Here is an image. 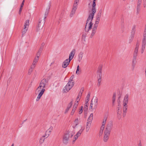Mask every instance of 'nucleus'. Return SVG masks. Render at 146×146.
<instances>
[{"mask_svg": "<svg viewBox=\"0 0 146 146\" xmlns=\"http://www.w3.org/2000/svg\"><path fill=\"white\" fill-rule=\"evenodd\" d=\"M98 100L97 98H96V99H94V108H95L97 107V105H98Z\"/></svg>", "mask_w": 146, "mask_h": 146, "instance_id": "nucleus-32", "label": "nucleus"}, {"mask_svg": "<svg viewBox=\"0 0 146 146\" xmlns=\"http://www.w3.org/2000/svg\"><path fill=\"white\" fill-rule=\"evenodd\" d=\"M107 120V117H105L103 119V121L102 122V125L100 128V134H102L103 130L105 128V125L106 123V122Z\"/></svg>", "mask_w": 146, "mask_h": 146, "instance_id": "nucleus-12", "label": "nucleus"}, {"mask_svg": "<svg viewBox=\"0 0 146 146\" xmlns=\"http://www.w3.org/2000/svg\"><path fill=\"white\" fill-rule=\"evenodd\" d=\"M22 7H20V9H19V14H20L21 13V11L22 10Z\"/></svg>", "mask_w": 146, "mask_h": 146, "instance_id": "nucleus-55", "label": "nucleus"}, {"mask_svg": "<svg viewBox=\"0 0 146 146\" xmlns=\"http://www.w3.org/2000/svg\"><path fill=\"white\" fill-rule=\"evenodd\" d=\"M117 111L118 118L119 119H120L121 118L122 110L121 107L119 105H118Z\"/></svg>", "mask_w": 146, "mask_h": 146, "instance_id": "nucleus-15", "label": "nucleus"}, {"mask_svg": "<svg viewBox=\"0 0 146 146\" xmlns=\"http://www.w3.org/2000/svg\"><path fill=\"white\" fill-rule=\"evenodd\" d=\"M48 84V80L45 78L43 79L41 81L40 85H42L43 86V88H44L46 85Z\"/></svg>", "mask_w": 146, "mask_h": 146, "instance_id": "nucleus-14", "label": "nucleus"}, {"mask_svg": "<svg viewBox=\"0 0 146 146\" xmlns=\"http://www.w3.org/2000/svg\"><path fill=\"white\" fill-rule=\"evenodd\" d=\"M143 7L144 8L146 7V0H143Z\"/></svg>", "mask_w": 146, "mask_h": 146, "instance_id": "nucleus-42", "label": "nucleus"}, {"mask_svg": "<svg viewBox=\"0 0 146 146\" xmlns=\"http://www.w3.org/2000/svg\"><path fill=\"white\" fill-rule=\"evenodd\" d=\"M78 2L79 0H75L74 1L72 10L70 15V17H72L75 14V11L77 8V6Z\"/></svg>", "mask_w": 146, "mask_h": 146, "instance_id": "nucleus-6", "label": "nucleus"}, {"mask_svg": "<svg viewBox=\"0 0 146 146\" xmlns=\"http://www.w3.org/2000/svg\"><path fill=\"white\" fill-rule=\"evenodd\" d=\"M84 130V128H81L77 132V134H76V135H75L74 136V138L72 140V142H74L76 139H77L78 137L80 135L81 133H82V132H83Z\"/></svg>", "mask_w": 146, "mask_h": 146, "instance_id": "nucleus-13", "label": "nucleus"}, {"mask_svg": "<svg viewBox=\"0 0 146 146\" xmlns=\"http://www.w3.org/2000/svg\"><path fill=\"white\" fill-rule=\"evenodd\" d=\"M84 112H85V113H86V112H87V111H86V110H84Z\"/></svg>", "mask_w": 146, "mask_h": 146, "instance_id": "nucleus-61", "label": "nucleus"}, {"mask_svg": "<svg viewBox=\"0 0 146 146\" xmlns=\"http://www.w3.org/2000/svg\"><path fill=\"white\" fill-rule=\"evenodd\" d=\"M45 91V89L44 88H42L41 90L40 91L39 93V94L38 96V97H37V98H36V101H38L40 99V98H41V96H42V95L43 94Z\"/></svg>", "mask_w": 146, "mask_h": 146, "instance_id": "nucleus-18", "label": "nucleus"}, {"mask_svg": "<svg viewBox=\"0 0 146 146\" xmlns=\"http://www.w3.org/2000/svg\"><path fill=\"white\" fill-rule=\"evenodd\" d=\"M93 103L92 100L91 101V103H90V109H93Z\"/></svg>", "mask_w": 146, "mask_h": 146, "instance_id": "nucleus-39", "label": "nucleus"}, {"mask_svg": "<svg viewBox=\"0 0 146 146\" xmlns=\"http://www.w3.org/2000/svg\"><path fill=\"white\" fill-rule=\"evenodd\" d=\"M100 19L96 18L95 23H98V24H99V23L100 22Z\"/></svg>", "mask_w": 146, "mask_h": 146, "instance_id": "nucleus-46", "label": "nucleus"}, {"mask_svg": "<svg viewBox=\"0 0 146 146\" xmlns=\"http://www.w3.org/2000/svg\"><path fill=\"white\" fill-rule=\"evenodd\" d=\"M46 138L44 137L43 136L41 137L40 139V140L39 141V142L40 143H42L44 141V139Z\"/></svg>", "mask_w": 146, "mask_h": 146, "instance_id": "nucleus-33", "label": "nucleus"}, {"mask_svg": "<svg viewBox=\"0 0 146 146\" xmlns=\"http://www.w3.org/2000/svg\"><path fill=\"white\" fill-rule=\"evenodd\" d=\"M145 28H146V25H145Z\"/></svg>", "mask_w": 146, "mask_h": 146, "instance_id": "nucleus-63", "label": "nucleus"}, {"mask_svg": "<svg viewBox=\"0 0 146 146\" xmlns=\"http://www.w3.org/2000/svg\"><path fill=\"white\" fill-rule=\"evenodd\" d=\"M139 46V42L138 41H137L135 45V47L134 49L133 53L138 54V50Z\"/></svg>", "mask_w": 146, "mask_h": 146, "instance_id": "nucleus-22", "label": "nucleus"}, {"mask_svg": "<svg viewBox=\"0 0 146 146\" xmlns=\"http://www.w3.org/2000/svg\"><path fill=\"white\" fill-rule=\"evenodd\" d=\"M79 66L78 65L77 67V68L76 71V73L77 74H79V72H81V70L80 69H79Z\"/></svg>", "mask_w": 146, "mask_h": 146, "instance_id": "nucleus-34", "label": "nucleus"}, {"mask_svg": "<svg viewBox=\"0 0 146 146\" xmlns=\"http://www.w3.org/2000/svg\"><path fill=\"white\" fill-rule=\"evenodd\" d=\"M144 33L146 34V28H145V30L144 31Z\"/></svg>", "mask_w": 146, "mask_h": 146, "instance_id": "nucleus-59", "label": "nucleus"}, {"mask_svg": "<svg viewBox=\"0 0 146 146\" xmlns=\"http://www.w3.org/2000/svg\"><path fill=\"white\" fill-rule=\"evenodd\" d=\"M134 37V35L131 34L129 40V43H131Z\"/></svg>", "mask_w": 146, "mask_h": 146, "instance_id": "nucleus-27", "label": "nucleus"}, {"mask_svg": "<svg viewBox=\"0 0 146 146\" xmlns=\"http://www.w3.org/2000/svg\"><path fill=\"white\" fill-rule=\"evenodd\" d=\"M43 88V86L42 85L40 84L39 86L37 88L36 90V92H38L40 90V89L42 88Z\"/></svg>", "mask_w": 146, "mask_h": 146, "instance_id": "nucleus-31", "label": "nucleus"}, {"mask_svg": "<svg viewBox=\"0 0 146 146\" xmlns=\"http://www.w3.org/2000/svg\"><path fill=\"white\" fill-rule=\"evenodd\" d=\"M88 103L86 102L85 103L84 106H86V108H87V107H88Z\"/></svg>", "mask_w": 146, "mask_h": 146, "instance_id": "nucleus-56", "label": "nucleus"}, {"mask_svg": "<svg viewBox=\"0 0 146 146\" xmlns=\"http://www.w3.org/2000/svg\"><path fill=\"white\" fill-rule=\"evenodd\" d=\"M82 106L81 109L79 111V113L80 114H81L82 112Z\"/></svg>", "mask_w": 146, "mask_h": 146, "instance_id": "nucleus-53", "label": "nucleus"}, {"mask_svg": "<svg viewBox=\"0 0 146 146\" xmlns=\"http://www.w3.org/2000/svg\"><path fill=\"white\" fill-rule=\"evenodd\" d=\"M76 110V109L73 108L72 111L71 113V115H73L74 114Z\"/></svg>", "mask_w": 146, "mask_h": 146, "instance_id": "nucleus-41", "label": "nucleus"}, {"mask_svg": "<svg viewBox=\"0 0 146 146\" xmlns=\"http://www.w3.org/2000/svg\"><path fill=\"white\" fill-rule=\"evenodd\" d=\"M14 143H13L12 145H11V146H14Z\"/></svg>", "mask_w": 146, "mask_h": 146, "instance_id": "nucleus-60", "label": "nucleus"}, {"mask_svg": "<svg viewBox=\"0 0 146 146\" xmlns=\"http://www.w3.org/2000/svg\"><path fill=\"white\" fill-rule=\"evenodd\" d=\"M70 61L68 59L65 60L63 62L62 66V67L64 68H66L69 64Z\"/></svg>", "mask_w": 146, "mask_h": 146, "instance_id": "nucleus-16", "label": "nucleus"}, {"mask_svg": "<svg viewBox=\"0 0 146 146\" xmlns=\"http://www.w3.org/2000/svg\"><path fill=\"white\" fill-rule=\"evenodd\" d=\"M115 94H113V97H112V103L113 104H114L115 101Z\"/></svg>", "mask_w": 146, "mask_h": 146, "instance_id": "nucleus-37", "label": "nucleus"}, {"mask_svg": "<svg viewBox=\"0 0 146 146\" xmlns=\"http://www.w3.org/2000/svg\"><path fill=\"white\" fill-rule=\"evenodd\" d=\"M91 125H90L89 124H86V132H88L90 128Z\"/></svg>", "mask_w": 146, "mask_h": 146, "instance_id": "nucleus-36", "label": "nucleus"}, {"mask_svg": "<svg viewBox=\"0 0 146 146\" xmlns=\"http://www.w3.org/2000/svg\"><path fill=\"white\" fill-rule=\"evenodd\" d=\"M82 94H81V93H78V96L77 97H78V98H81V96H82Z\"/></svg>", "mask_w": 146, "mask_h": 146, "instance_id": "nucleus-49", "label": "nucleus"}, {"mask_svg": "<svg viewBox=\"0 0 146 146\" xmlns=\"http://www.w3.org/2000/svg\"><path fill=\"white\" fill-rule=\"evenodd\" d=\"M29 20H27L25 21V28L22 32V34L23 36L26 33L28 27L29 25Z\"/></svg>", "mask_w": 146, "mask_h": 146, "instance_id": "nucleus-11", "label": "nucleus"}, {"mask_svg": "<svg viewBox=\"0 0 146 146\" xmlns=\"http://www.w3.org/2000/svg\"><path fill=\"white\" fill-rule=\"evenodd\" d=\"M74 84V82H68L64 88V91L65 92H68L73 86Z\"/></svg>", "mask_w": 146, "mask_h": 146, "instance_id": "nucleus-7", "label": "nucleus"}, {"mask_svg": "<svg viewBox=\"0 0 146 146\" xmlns=\"http://www.w3.org/2000/svg\"><path fill=\"white\" fill-rule=\"evenodd\" d=\"M128 95L126 94L124 97L123 101V116L124 117L126 115V112L127 111V105L128 101Z\"/></svg>", "mask_w": 146, "mask_h": 146, "instance_id": "nucleus-5", "label": "nucleus"}, {"mask_svg": "<svg viewBox=\"0 0 146 146\" xmlns=\"http://www.w3.org/2000/svg\"><path fill=\"white\" fill-rule=\"evenodd\" d=\"M43 48L40 47V48L39 49V50H38V52L37 53H38V52H39V53H40V52H41L42 50L43 49Z\"/></svg>", "mask_w": 146, "mask_h": 146, "instance_id": "nucleus-48", "label": "nucleus"}, {"mask_svg": "<svg viewBox=\"0 0 146 146\" xmlns=\"http://www.w3.org/2000/svg\"><path fill=\"white\" fill-rule=\"evenodd\" d=\"M136 26L134 25L132 28L131 31V34L134 35L135 31Z\"/></svg>", "mask_w": 146, "mask_h": 146, "instance_id": "nucleus-29", "label": "nucleus"}, {"mask_svg": "<svg viewBox=\"0 0 146 146\" xmlns=\"http://www.w3.org/2000/svg\"><path fill=\"white\" fill-rule=\"evenodd\" d=\"M84 90V88H82L80 90V92L79 93H81V94H82V93L83 92Z\"/></svg>", "mask_w": 146, "mask_h": 146, "instance_id": "nucleus-50", "label": "nucleus"}, {"mask_svg": "<svg viewBox=\"0 0 146 146\" xmlns=\"http://www.w3.org/2000/svg\"><path fill=\"white\" fill-rule=\"evenodd\" d=\"M102 67H99L97 71V75L99 76V78L98 80V86H100L102 81Z\"/></svg>", "mask_w": 146, "mask_h": 146, "instance_id": "nucleus-8", "label": "nucleus"}, {"mask_svg": "<svg viewBox=\"0 0 146 146\" xmlns=\"http://www.w3.org/2000/svg\"><path fill=\"white\" fill-rule=\"evenodd\" d=\"M78 103H75L73 106V108L76 109L78 105Z\"/></svg>", "mask_w": 146, "mask_h": 146, "instance_id": "nucleus-43", "label": "nucleus"}, {"mask_svg": "<svg viewBox=\"0 0 146 146\" xmlns=\"http://www.w3.org/2000/svg\"><path fill=\"white\" fill-rule=\"evenodd\" d=\"M123 1H125V0H123Z\"/></svg>", "mask_w": 146, "mask_h": 146, "instance_id": "nucleus-64", "label": "nucleus"}, {"mask_svg": "<svg viewBox=\"0 0 146 146\" xmlns=\"http://www.w3.org/2000/svg\"><path fill=\"white\" fill-rule=\"evenodd\" d=\"M53 127H50V128L48 129L46 132L45 135H43L45 138H47L49 134L50 133L51 131H52Z\"/></svg>", "mask_w": 146, "mask_h": 146, "instance_id": "nucleus-17", "label": "nucleus"}, {"mask_svg": "<svg viewBox=\"0 0 146 146\" xmlns=\"http://www.w3.org/2000/svg\"><path fill=\"white\" fill-rule=\"evenodd\" d=\"M93 115L92 113L90 115L87 119L86 124H89L90 125H91L93 118Z\"/></svg>", "mask_w": 146, "mask_h": 146, "instance_id": "nucleus-20", "label": "nucleus"}, {"mask_svg": "<svg viewBox=\"0 0 146 146\" xmlns=\"http://www.w3.org/2000/svg\"><path fill=\"white\" fill-rule=\"evenodd\" d=\"M45 43H44V42H42V44H41V45L40 47H42V48H43V47H44V45H45Z\"/></svg>", "mask_w": 146, "mask_h": 146, "instance_id": "nucleus-54", "label": "nucleus"}, {"mask_svg": "<svg viewBox=\"0 0 146 146\" xmlns=\"http://www.w3.org/2000/svg\"><path fill=\"white\" fill-rule=\"evenodd\" d=\"M98 24L95 23L94 25V27L93 28L97 29V28L98 26Z\"/></svg>", "mask_w": 146, "mask_h": 146, "instance_id": "nucleus-40", "label": "nucleus"}, {"mask_svg": "<svg viewBox=\"0 0 146 146\" xmlns=\"http://www.w3.org/2000/svg\"><path fill=\"white\" fill-rule=\"evenodd\" d=\"M72 102L73 100H72V101L68 104V106L67 107L66 109L65 110L64 113L66 114L68 113L69 109L71 107L72 105Z\"/></svg>", "mask_w": 146, "mask_h": 146, "instance_id": "nucleus-21", "label": "nucleus"}, {"mask_svg": "<svg viewBox=\"0 0 146 146\" xmlns=\"http://www.w3.org/2000/svg\"><path fill=\"white\" fill-rule=\"evenodd\" d=\"M40 56V53H38L37 54L35 58L33 61V63L31 66L33 68H35L36 66L37 63L38 62Z\"/></svg>", "mask_w": 146, "mask_h": 146, "instance_id": "nucleus-10", "label": "nucleus"}, {"mask_svg": "<svg viewBox=\"0 0 146 146\" xmlns=\"http://www.w3.org/2000/svg\"><path fill=\"white\" fill-rule=\"evenodd\" d=\"M80 99V98L77 97L76 100V103H78V102L79 101Z\"/></svg>", "mask_w": 146, "mask_h": 146, "instance_id": "nucleus-52", "label": "nucleus"}, {"mask_svg": "<svg viewBox=\"0 0 146 146\" xmlns=\"http://www.w3.org/2000/svg\"><path fill=\"white\" fill-rule=\"evenodd\" d=\"M74 78V75H72L70 78L69 81L68 82H74V81H73V79Z\"/></svg>", "mask_w": 146, "mask_h": 146, "instance_id": "nucleus-38", "label": "nucleus"}, {"mask_svg": "<svg viewBox=\"0 0 146 146\" xmlns=\"http://www.w3.org/2000/svg\"><path fill=\"white\" fill-rule=\"evenodd\" d=\"M89 101V99H86L85 102L88 103Z\"/></svg>", "mask_w": 146, "mask_h": 146, "instance_id": "nucleus-57", "label": "nucleus"}, {"mask_svg": "<svg viewBox=\"0 0 146 146\" xmlns=\"http://www.w3.org/2000/svg\"><path fill=\"white\" fill-rule=\"evenodd\" d=\"M96 5L95 1H93L92 13L89 14L86 21L85 30L86 32H88L90 30L92 29L93 24L92 21L94 18V15L96 11V9L95 7Z\"/></svg>", "mask_w": 146, "mask_h": 146, "instance_id": "nucleus-1", "label": "nucleus"}, {"mask_svg": "<svg viewBox=\"0 0 146 146\" xmlns=\"http://www.w3.org/2000/svg\"><path fill=\"white\" fill-rule=\"evenodd\" d=\"M135 61L134 60H133V61H132V67H133V69L134 68V67H135V63H134V62Z\"/></svg>", "mask_w": 146, "mask_h": 146, "instance_id": "nucleus-44", "label": "nucleus"}, {"mask_svg": "<svg viewBox=\"0 0 146 146\" xmlns=\"http://www.w3.org/2000/svg\"><path fill=\"white\" fill-rule=\"evenodd\" d=\"M25 0H23V2L21 5V7H22L24 5V3L25 2Z\"/></svg>", "mask_w": 146, "mask_h": 146, "instance_id": "nucleus-51", "label": "nucleus"}, {"mask_svg": "<svg viewBox=\"0 0 146 146\" xmlns=\"http://www.w3.org/2000/svg\"><path fill=\"white\" fill-rule=\"evenodd\" d=\"M142 2V0H138L137 8V12L139 11Z\"/></svg>", "mask_w": 146, "mask_h": 146, "instance_id": "nucleus-24", "label": "nucleus"}, {"mask_svg": "<svg viewBox=\"0 0 146 146\" xmlns=\"http://www.w3.org/2000/svg\"><path fill=\"white\" fill-rule=\"evenodd\" d=\"M75 133V131L74 130H73L72 131H67L64 135L63 140V143L65 144L68 143L70 139L72 138Z\"/></svg>", "mask_w": 146, "mask_h": 146, "instance_id": "nucleus-3", "label": "nucleus"}, {"mask_svg": "<svg viewBox=\"0 0 146 146\" xmlns=\"http://www.w3.org/2000/svg\"><path fill=\"white\" fill-rule=\"evenodd\" d=\"M34 68H33V67L31 66V67L29 68L28 71V74L29 75H30L31 74L33 70V69Z\"/></svg>", "mask_w": 146, "mask_h": 146, "instance_id": "nucleus-30", "label": "nucleus"}, {"mask_svg": "<svg viewBox=\"0 0 146 146\" xmlns=\"http://www.w3.org/2000/svg\"><path fill=\"white\" fill-rule=\"evenodd\" d=\"M83 52H80L78 55V60L80 62V61L82 60L83 57Z\"/></svg>", "mask_w": 146, "mask_h": 146, "instance_id": "nucleus-26", "label": "nucleus"}, {"mask_svg": "<svg viewBox=\"0 0 146 146\" xmlns=\"http://www.w3.org/2000/svg\"><path fill=\"white\" fill-rule=\"evenodd\" d=\"M88 109V107H87V108H86V106H84V109L85 110H86V111H87V110Z\"/></svg>", "mask_w": 146, "mask_h": 146, "instance_id": "nucleus-58", "label": "nucleus"}, {"mask_svg": "<svg viewBox=\"0 0 146 146\" xmlns=\"http://www.w3.org/2000/svg\"><path fill=\"white\" fill-rule=\"evenodd\" d=\"M138 54L137 53H133V60H134L135 61H136V60L137 57V56Z\"/></svg>", "mask_w": 146, "mask_h": 146, "instance_id": "nucleus-35", "label": "nucleus"}, {"mask_svg": "<svg viewBox=\"0 0 146 146\" xmlns=\"http://www.w3.org/2000/svg\"><path fill=\"white\" fill-rule=\"evenodd\" d=\"M143 37L141 48V54L143 53L144 52L146 44V34L143 33Z\"/></svg>", "mask_w": 146, "mask_h": 146, "instance_id": "nucleus-9", "label": "nucleus"}, {"mask_svg": "<svg viewBox=\"0 0 146 146\" xmlns=\"http://www.w3.org/2000/svg\"><path fill=\"white\" fill-rule=\"evenodd\" d=\"M102 9H101L99 10V11L96 15V18L100 19L102 16Z\"/></svg>", "mask_w": 146, "mask_h": 146, "instance_id": "nucleus-23", "label": "nucleus"}, {"mask_svg": "<svg viewBox=\"0 0 146 146\" xmlns=\"http://www.w3.org/2000/svg\"><path fill=\"white\" fill-rule=\"evenodd\" d=\"M78 118H77L74 121L73 125L72 126V127L74 129H76V126L78 124Z\"/></svg>", "mask_w": 146, "mask_h": 146, "instance_id": "nucleus-25", "label": "nucleus"}, {"mask_svg": "<svg viewBox=\"0 0 146 146\" xmlns=\"http://www.w3.org/2000/svg\"><path fill=\"white\" fill-rule=\"evenodd\" d=\"M90 96V93L89 92L86 96V99H89Z\"/></svg>", "mask_w": 146, "mask_h": 146, "instance_id": "nucleus-47", "label": "nucleus"}, {"mask_svg": "<svg viewBox=\"0 0 146 146\" xmlns=\"http://www.w3.org/2000/svg\"><path fill=\"white\" fill-rule=\"evenodd\" d=\"M96 31V29H94L93 28L92 29V32L90 36V38H92L94 36Z\"/></svg>", "mask_w": 146, "mask_h": 146, "instance_id": "nucleus-28", "label": "nucleus"}, {"mask_svg": "<svg viewBox=\"0 0 146 146\" xmlns=\"http://www.w3.org/2000/svg\"><path fill=\"white\" fill-rule=\"evenodd\" d=\"M111 125L110 124H108L104 131V140L106 142L108 140L110 134Z\"/></svg>", "mask_w": 146, "mask_h": 146, "instance_id": "nucleus-4", "label": "nucleus"}, {"mask_svg": "<svg viewBox=\"0 0 146 146\" xmlns=\"http://www.w3.org/2000/svg\"><path fill=\"white\" fill-rule=\"evenodd\" d=\"M75 50L74 49H73L70 53L69 55V58L68 59L69 60V61H71L73 58L75 54Z\"/></svg>", "mask_w": 146, "mask_h": 146, "instance_id": "nucleus-19", "label": "nucleus"}, {"mask_svg": "<svg viewBox=\"0 0 146 146\" xmlns=\"http://www.w3.org/2000/svg\"><path fill=\"white\" fill-rule=\"evenodd\" d=\"M86 36V34H83L82 36V39L84 40H85Z\"/></svg>", "mask_w": 146, "mask_h": 146, "instance_id": "nucleus-45", "label": "nucleus"}, {"mask_svg": "<svg viewBox=\"0 0 146 146\" xmlns=\"http://www.w3.org/2000/svg\"><path fill=\"white\" fill-rule=\"evenodd\" d=\"M51 6V3L50 2L47 4V7L45 11L43 21L42 22V21H40L38 24V25L36 26V30L37 31H40L42 29L44 26V24L45 22L46 19L49 13Z\"/></svg>", "mask_w": 146, "mask_h": 146, "instance_id": "nucleus-2", "label": "nucleus"}, {"mask_svg": "<svg viewBox=\"0 0 146 146\" xmlns=\"http://www.w3.org/2000/svg\"><path fill=\"white\" fill-rule=\"evenodd\" d=\"M96 0H93V1H95Z\"/></svg>", "mask_w": 146, "mask_h": 146, "instance_id": "nucleus-62", "label": "nucleus"}]
</instances>
